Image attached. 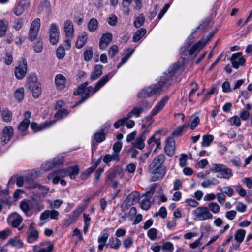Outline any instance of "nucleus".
I'll list each match as a JSON object with an SVG mask.
<instances>
[{
  "label": "nucleus",
  "mask_w": 252,
  "mask_h": 252,
  "mask_svg": "<svg viewBox=\"0 0 252 252\" xmlns=\"http://www.w3.org/2000/svg\"><path fill=\"white\" fill-rule=\"evenodd\" d=\"M174 69H171L168 73H164L161 77L160 81L157 85H154L145 88L137 95L138 98L151 97L158 92L165 85L170 84L173 79V75L175 73Z\"/></svg>",
  "instance_id": "1"
},
{
  "label": "nucleus",
  "mask_w": 252,
  "mask_h": 252,
  "mask_svg": "<svg viewBox=\"0 0 252 252\" xmlns=\"http://www.w3.org/2000/svg\"><path fill=\"white\" fill-rule=\"evenodd\" d=\"M168 99V97L165 96L160 100V101L153 109L151 112V115L152 116L157 115L163 109L165 104L167 103Z\"/></svg>",
  "instance_id": "20"
},
{
  "label": "nucleus",
  "mask_w": 252,
  "mask_h": 252,
  "mask_svg": "<svg viewBox=\"0 0 252 252\" xmlns=\"http://www.w3.org/2000/svg\"><path fill=\"white\" fill-rule=\"evenodd\" d=\"M166 154L169 157H172L175 153V141L173 137H168L166 140L164 147Z\"/></svg>",
  "instance_id": "16"
},
{
  "label": "nucleus",
  "mask_w": 252,
  "mask_h": 252,
  "mask_svg": "<svg viewBox=\"0 0 252 252\" xmlns=\"http://www.w3.org/2000/svg\"><path fill=\"white\" fill-rule=\"evenodd\" d=\"M149 173L150 174L152 182H155L163 178L166 173V169H149Z\"/></svg>",
  "instance_id": "10"
},
{
  "label": "nucleus",
  "mask_w": 252,
  "mask_h": 252,
  "mask_svg": "<svg viewBox=\"0 0 252 252\" xmlns=\"http://www.w3.org/2000/svg\"><path fill=\"white\" fill-rule=\"evenodd\" d=\"M202 139V146L203 147H208L214 140V137L212 135L206 134L203 136Z\"/></svg>",
  "instance_id": "35"
},
{
  "label": "nucleus",
  "mask_w": 252,
  "mask_h": 252,
  "mask_svg": "<svg viewBox=\"0 0 252 252\" xmlns=\"http://www.w3.org/2000/svg\"><path fill=\"white\" fill-rule=\"evenodd\" d=\"M145 21V17L143 14H140L136 18L134 22V25L136 28H139L144 24Z\"/></svg>",
  "instance_id": "41"
},
{
  "label": "nucleus",
  "mask_w": 252,
  "mask_h": 252,
  "mask_svg": "<svg viewBox=\"0 0 252 252\" xmlns=\"http://www.w3.org/2000/svg\"><path fill=\"white\" fill-rule=\"evenodd\" d=\"M84 88L82 89V91L81 93V99L80 101L79 102V104L84 102L86 99H87L90 96V92L87 89H86V86H83Z\"/></svg>",
  "instance_id": "48"
},
{
  "label": "nucleus",
  "mask_w": 252,
  "mask_h": 252,
  "mask_svg": "<svg viewBox=\"0 0 252 252\" xmlns=\"http://www.w3.org/2000/svg\"><path fill=\"white\" fill-rule=\"evenodd\" d=\"M108 234L105 233H104L102 236L99 237L98 239V242L99 243L98 245V249L100 251H102L105 246H106V243L108 238Z\"/></svg>",
  "instance_id": "34"
},
{
  "label": "nucleus",
  "mask_w": 252,
  "mask_h": 252,
  "mask_svg": "<svg viewBox=\"0 0 252 252\" xmlns=\"http://www.w3.org/2000/svg\"><path fill=\"white\" fill-rule=\"evenodd\" d=\"M39 83L37 82V78L35 74H31L27 78V87L28 88H34V85H36Z\"/></svg>",
  "instance_id": "29"
},
{
  "label": "nucleus",
  "mask_w": 252,
  "mask_h": 252,
  "mask_svg": "<svg viewBox=\"0 0 252 252\" xmlns=\"http://www.w3.org/2000/svg\"><path fill=\"white\" fill-rule=\"evenodd\" d=\"M67 114L68 111L66 109H61L57 112L55 115V117L58 119H60L64 116H66Z\"/></svg>",
  "instance_id": "53"
},
{
  "label": "nucleus",
  "mask_w": 252,
  "mask_h": 252,
  "mask_svg": "<svg viewBox=\"0 0 252 252\" xmlns=\"http://www.w3.org/2000/svg\"><path fill=\"white\" fill-rule=\"evenodd\" d=\"M8 244L13 247H16L17 248H21L23 246V243L21 240L17 238H14L13 239H10L8 241Z\"/></svg>",
  "instance_id": "43"
},
{
  "label": "nucleus",
  "mask_w": 252,
  "mask_h": 252,
  "mask_svg": "<svg viewBox=\"0 0 252 252\" xmlns=\"http://www.w3.org/2000/svg\"><path fill=\"white\" fill-rule=\"evenodd\" d=\"M148 237L152 240H154L156 239L157 236V230L155 228H151L148 231Z\"/></svg>",
  "instance_id": "61"
},
{
  "label": "nucleus",
  "mask_w": 252,
  "mask_h": 252,
  "mask_svg": "<svg viewBox=\"0 0 252 252\" xmlns=\"http://www.w3.org/2000/svg\"><path fill=\"white\" fill-rule=\"evenodd\" d=\"M19 207L26 216H30L32 215L30 212L31 209L40 211L44 208V206L40 202H37L35 198H32L31 201L26 199L22 201Z\"/></svg>",
  "instance_id": "2"
},
{
  "label": "nucleus",
  "mask_w": 252,
  "mask_h": 252,
  "mask_svg": "<svg viewBox=\"0 0 252 252\" xmlns=\"http://www.w3.org/2000/svg\"><path fill=\"white\" fill-rule=\"evenodd\" d=\"M2 116L5 122H9L12 119V113L9 111H4L2 113Z\"/></svg>",
  "instance_id": "56"
},
{
  "label": "nucleus",
  "mask_w": 252,
  "mask_h": 252,
  "mask_svg": "<svg viewBox=\"0 0 252 252\" xmlns=\"http://www.w3.org/2000/svg\"><path fill=\"white\" fill-rule=\"evenodd\" d=\"M24 90L23 88L17 89L14 94L15 98L19 101L23 100L24 98Z\"/></svg>",
  "instance_id": "42"
},
{
  "label": "nucleus",
  "mask_w": 252,
  "mask_h": 252,
  "mask_svg": "<svg viewBox=\"0 0 252 252\" xmlns=\"http://www.w3.org/2000/svg\"><path fill=\"white\" fill-rule=\"evenodd\" d=\"M218 183H219V181L217 179H213L212 180H208L203 182L201 183V185L204 188H207V187H209V186H210L212 184H218Z\"/></svg>",
  "instance_id": "60"
},
{
  "label": "nucleus",
  "mask_w": 252,
  "mask_h": 252,
  "mask_svg": "<svg viewBox=\"0 0 252 252\" xmlns=\"http://www.w3.org/2000/svg\"><path fill=\"white\" fill-rule=\"evenodd\" d=\"M110 79V77L109 74H107L104 76L95 85L94 88H93L92 86H87L86 87V89L89 91V92L91 93L92 91H94V93H96L97 91H98L102 87H103Z\"/></svg>",
  "instance_id": "14"
},
{
  "label": "nucleus",
  "mask_w": 252,
  "mask_h": 252,
  "mask_svg": "<svg viewBox=\"0 0 252 252\" xmlns=\"http://www.w3.org/2000/svg\"><path fill=\"white\" fill-rule=\"evenodd\" d=\"M40 26V20L39 18L35 19L32 23L29 33V39L31 41H33L36 39L39 32Z\"/></svg>",
  "instance_id": "5"
},
{
  "label": "nucleus",
  "mask_w": 252,
  "mask_h": 252,
  "mask_svg": "<svg viewBox=\"0 0 252 252\" xmlns=\"http://www.w3.org/2000/svg\"><path fill=\"white\" fill-rule=\"evenodd\" d=\"M8 29V22L5 20H0V37H2L6 34Z\"/></svg>",
  "instance_id": "33"
},
{
  "label": "nucleus",
  "mask_w": 252,
  "mask_h": 252,
  "mask_svg": "<svg viewBox=\"0 0 252 252\" xmlns=\"http://www.w3.org/2000/svg\"><path fill=\"white\" fill-rule=\"evenodd\" d=\"M94 138L95 141L97 142H101L104 141L105 139V137L104 134L103 130H102L101 132L95 133Z\"/></svg>",
  "instance_id": "52"
},
{
  "label": "nucleus",
  "mask_w": 252,
  "mask_h": 252,
  "mask_svg": "<svg viewBox=\"0 0 252 252\" xmlns=\"http://www.w3.org/2000/svg\"><path fill=\"white\" fill-rule=\"evenodd\" d=\"M205 45V42L203 40H200L194 44L189 50V54L193 55L198 53Z\"/></svg>",
  "instance_id": "25"
},
{
  "label": "nucleus",
  "mask_w": 252,
  "mask_h": 252,
  "mask_svg": "<svg viewBox=\"0 0 252 252\" xmlns=\"http://www.w3.org/2000/svg\"><path fill=\"white\" fill-rule=\"evenodd\" d=\"M50 11V4L48 0H44L40 2L38 6L39 13H43L48 15Z\"/></svg>",
  "instance_id": "21"
},
{
  "label": "nucleus",
  "mask_w": 252,
  "mask_h": 252,
  "mask_svg": "<svg viewBox=\"0 0 252 252\" xmlns=\"http://www.w3.org/2000/svg\"><path fill=\"white\" fill-rule=\"evenodd\" d=\"M59 30L57 25L52 23L49 30V37L50 43L52 45H56L58 42Z\"/></svg>",
  "instance_id": "6"
},
{
  "label": "nucleus",
  "mask_w": 252,
  "mask_h": 252,
  "mask_svg": "<svg viewBox=\"0 0 252 252\" xmlns=\"http://www.w3.org/2000/svg\"><path fill=\"white\" fill-rule=\"evenodd\" d=\"M64 29L66 37H73L74 28L71 21L67 20L65 22Z\"/></svg>",
  "instance_id": "22"
},
{
  "label": "nucleus",
  "mask_w": 252,
  "mask_h": 252,
  "mask_svg": "<svg viewBox=\"0 0 252 252\" xmlns=\"http://www.w3.org/2000/svg\"><path fill=\"white\" fill-rule=\"evenodd\" d=\"M55 84L59 89H63L65 87L66 83L65 77L62 74H58L55 77Z\"/></svg>",
  "instance_id": "24"
},
{
  "label": "nucleus",
  "mask_w": 252,
  "mask_h": 252,
  "mask_svg": "<svg viewBox=\"0 0 252 252\" xmlns=\"http://www.w3.org/2000/svg\"><path fill=\"white\" fill-rule=\"evenodd\" d=\"M90 200H91L89 198L84 200L83 204L79 206L75 211H73V213L76 214V216H78L81 214V213L86 209Z\"/></svg>",
  "instance_id": "37"
},
{
  "label": "nucleus",
  "mask_w": 252,
  "mask_h": 252,
  "mask_svg": "<svg viewBox=\"0 0 252 252\" xmlns=\"http://www.w3.org/2000/svg\"><path fill=\"white\" fill-rule=\"evenodd\" d=\"M56 54L57 58L60 60L62 59L64 57L65 49L62 45H60L58 48Z\"/></svg>",
  "instance_id": "51"
},
{
  "label": "nucleus",
  "mask_w": 252,
  "mask_h": 252,
  "mask_svg": "<svg viewBox=\"0 0 252 252\" xmlns=\"http://www.w3.org/2000/svg\"><path fill=\"white\" fill-rule=\"evenodd\" d=\"M67 173L65 168L58 170L49 173L47 176V178L49 180L52 179L53 183L56 184L59 183L61 178L67 176Z\"/></svg>",
  "instance_id": "9"
},
{
  "label": "nucleus",
  "mask_w": 252,
  "mask_h": 252,
  "mask_svg": "<svg viewBox=\"0 0 252 252\" xmlns=\"http://www.w3.org/2000/svg\"><path fill=\"white\" fill-rule=\"evenodd\" d=\"M194 214L199 220H204L213 218L212 214L209 212V209L206 207L197 208L194 211Z\"/></svg>",
  "instance_id": "3"
},
{
  "label": "nucleus",
  "mask_w": 252,
  "mask_h": 252,
  "mask_svg": "<svg viewBox=\"0 0 252 252\" xmlns=\"http://www.w3.org/2000/svg\"><path fill=\"white\" fill-rule=\"evenodd\" d=\"M7 223L14 228H18L23 221V218L16 212L11 213L7 218Z\"/></svg>",
  "instance_id": "7"
},
{
  "label": "nucleus",
  "mask_w": 252,
  "mask_h": 252,
  "mask_svg": "<svg viewBox=\"0 0 252 252\" xmlns=\"http://www.w3.org/2000/svg\"><path fill=\"white\" fill-rule=\"evenodd\" d=\"M188 127V125L186 124L182 126H179L173 131L172 135L176 137L179 136L182 132L183 129L185 128H187Z\"/></svg>",
  "instance_id": "54"
},
{
  "label": "nucleus",
  "mask_w": 252,
  "mask_h": 252,
  "mask_svg": "<svg viewBox=\"0 0 252 252\" xmlns=\"http://www.w3.org/2000/svg\"><path fill=\"white\" fill-rule=\"evenodd\" d=\"M24 119L19 124L18 126V129L22 131H25L28 128L30 121L29 120L31 117V113L30 111H27L24 113Z\"/></svg>",
  "instance_id": "18"
},
{
  "label": "nucleus",
  "mask_w": 252,
  "mask_h": 252,
  "mask_svg": "<svg viewBox=\"0 0 252 252\" xmlns=\"http://www.w3.org/2000/svg\"><path fill=\"white\" fill-rule=\"evenodd\" d=\"M165 160V156L163 154H159L156 156L153 162L150 164L149 169H166L163 165Z\"/></svg>",
  "instance_id": "8"
},
{
  "label": "nucleus",
  "mask_w": 252,
  "mask_h": 252,
  "mask_svg": "<svg viewBox=\"0 0 252 252\" xmlns=\"http://www.w3.org/2000/svg\"><path fill=\"white\" fill-rule=\"evenodd\" d=\"M147 130H145L138 137L134 142H132V146L134 148H138L140 150H142L145 147L144 141L145 139V134Z\"/></svg>",
  "instance_id": "19"
},
{
  "label": "nucleus",
  "mask_w": 252,
  "mask_h": 252,
  "mask_svg": "<svg viewBox=\"0 0 252 252\" xmlns=\"http://www.w3.org/2000/svg\"><path fill=\"white\" fill-rule=\"evenodd\" d=\"M121 245V241L115 237L110 238L109 240V243L106 245V247L109 246L111 248L117 250L119 248Z\"/></svg>",
  "instance_id": "30"
},
{
  "label": "nucleus",
  "mask_w": 252,
  "mask_h": 252,
  "mask_svg": "<svg viewBox=\"0 0 252 252\" xmlns=\"http://www.w3.org/2000/svg\"><path fill=\"white\" fill-rule=\"evenodd\" d=\"M34 223H32L27 231V241L29 243H32L37 240L39 234L37 230L34 227Z\"/></svg>",
  "instance_id": "13"
},
{
  "label": "nucleus",
  "mask_w": 252,
  "mask_h": 252,
  "mask_svg": "<svg viewBox=\"0 0 252 252\" xmlns=\"http://www.w3.org/2000/svg\"><path fill=\"white\" fill-rule=\"evenodd\" d=\"M102 69L103 66L102 65H96L94 66V71L91 74V79L93 81L99 78L103 73Z\"/></svg>",
  "instance_id": "23"
},
{
  "label": "nucleus",
  "mask_w": 252,
  "mask_h": 252,
  "mask_svg": "<svg viewBox=\"0 0 252 252\" xmlns=\"http://www.w3.org/2000/svg\"><path fill=\"white\" fill-rule=\"evenodd\" d=\"M29 181V178L27 177L20 176L17 178L16 184L18 187H22L24 185L28 187L27 185V182Z\"/></svg>",
  "instance_id": "44"
},
{
  "label": "nucleus",
  "mask_w": 252,
  "mask_h": 252,
  "mask_svg": "<svg viewBox=\"0 0 252 252\" xmlns=\"http://www.w3.org/2000/svg\"><path fill=\"white\" fill-rule=\"evenodd\" d=\"M141 207L142 209L147 210L150 207V202L148 198H145L141 201Z\"/></svg>",
  "instance_id": "63"
},
{
  "label": "nucleus",
  "mask_w": 252,
  "mask_h": 252,
  "mask_svg": "<svg viewBox=\"0 0 252 252\" xmlns=\"http://www.w3.org/2000/svg\"><path fill=\"white\" fill-rule=\"evenodd\" d=\"M158 216H160L163 219L166 217L167 211L164 207H161L159 210V211L156 212L154 215V217H158Z\"/></svg>",
  "instance_id": "55"
},
{
  "label": "nucleus",
  "mask_w": 252,
  "mask_h": 252,
  "mask_svg": "<svg viewBox=\"0 0 252 252\" xmlns=\"http://www.w3.org/2000/svg\"><path fill=\"white\" fill-rule=\"evenodd\" d=\"M53 168H57L63 164V157L55 158L51 161Z\"/></svg>",
  "instance_id": "40"
},
{
  "label": "nucleus",
  "mask_w": 252,
  "mask_h": 252,
  "mask_svg": "<svg viewBox=\"0 0 252 252\" xmlns=\"http://www.w3.org/2000/svg\"><path fill=\"white\" fill-rule=\"evenodd\" d=\"M220 174L221 177L223 178H229L232 175L231 169L225 168V167L222 169Z\"/></svg>",
  "instance_id": "46"
},
{
  "label": "nucleus",
  "mask_w": 252,
  "mask_h": 252,
  "mask_svg": "<svg viewBox=\"0 0 252 252\" xmlns=\"http://www.w3.org/2000/svg\"><path fill=\"white\" fill-rule=\"evenodd\" d=\"M208 207L212 212L214 213H218L220 211V206L216 202H211L209 203Z\"/></svg>",
  "instance_id": "49"
},
{
  "label": "nucleus",
  "mask_w": 252,
  "mask_h": 252,
  "mask_svg": "<svg viewBox=\"0 0 252 252\" xmlns=\"http://www.w3.org/2000/svg\"><path fill=\"white\" fill-rule=\"evenodd\" d=\"M133 53V51H129V50H127V52H126L125 53V56L122 59L120 63L118 64L117 67L119 68L122 65H123L128 59V58L130 57V56L132 55Z\"/></svg>",
  "instance_id": "47"
},
{
  "label": "nucleus",
  "mask_w": 252,
  "mask_h": 252,
  "mask_svg": "<svg viewBox=\"0 0 252 252\" xmlns=\"http://www.w3.org/2000/svg\"><path fill=\"white\" fill-rule=\"evenodd\" d=\"M118 47L117 45H113L111 47L108 51V54L109 57L111 58H113L118 52Z\"/></svg>",
  "instance_id": "62"
},
{
  "label": "nucleus",
  "mask_w": 252,
  "mask_h": 252,
  "mask_svg": "<svg viewBox=\"0 0 252 252\" xmlns=\"http://www.w3.org/2000/svg\"><path fill=\"white\" fill-rule=\"evenodd\" d=\"M87 40V33L83 32L81 35L79 36L76 43V46L78 49L82 48Z\"/></svg>",
  "instance_id": "28"
},
{
  "label": "nucleus",
  "mask_w": 252,
  "mask_h": 252,
  "mask_svg": "<svg viewBox=\"0 0 252 252\" xmlns=\"http://www.w3.org/2000/svg\"><path fill=\"white\" fill-rule=\"evenodd\" d=\"M32 92L33 96L37 98L39 97L41 93V88L40 87V84H37L36 85L34 86V88H28Z\"/></svg>",
  "instance_id": "36"
},
{
  "label": "nucleus",
  "mask_w": 252,
  "mask_h": 252,
  "mask_svg": "<svg viewBox=\"0 0 252 252\" xmlns=\"http://www.w3.org/2000/svg\"><path fill=\"white\" fill-rule=\"evenodd\" d=\"M146 30L145 28H142L135 32L133 36V41L137 42L139 41L141 38L146 34Z\"/></svg>",
  "instance_id": "32"
},
{
  "label": "nucleus",
  "mask_w": 252,
  "mask_h": 252,
  "mask_svg": "<svg viewBox=\"0 0 252 252\" xmlns=\"http://www.w3.org/2000/svg\"><path fill=\"white\" fill-rule=\"evenodd\" d=\"M230 60L233 67L236 69H238L240 65H243L245 63V59L242 56L241 52L233 54Z\"/></svg>",
  "instance_id": "11"
},
{
  "label": "nucleus",
  "mask_w": 252,
  "mask_h": 252,
  "mask_svg": "<svg viewBox=\"0 0 252 252\" xmlns=\"http://www.w3.org/2000/svg\"><path fill=\"white\" fill-rule=\"evenodd\" d=\"M120 159L119 155L118 153H113L112 155L107 154L103 158V161L106 163H108L112 160L119 161Z\"/></svg>",
  "instance_id": "31"
},
{
  "label": "nucleus",
  "mask_w": 252,
  "mask_h": 252,
  "mask_svg": "<svg viewBox=\"0 0 252 252\" xmlns=\"http://www.w3.org/2000/svg\"><path fill=\"white\" fill-rule=\"evenodd\" d=\"M246 231L244 229H239L236 231L235 235V240L239 243L243 242L245 236Z\"/></svg>",
  "instance_id": "38"
},
{
  "label": "nucleus",
  "mask_w": 252,
  "mask_h": 252,
  "mask_svg": "<svg viewBox=\"0 0 252 252\" xmlns=\"http://www.w3.org/2000/svg\"><path fill=\"white\" fill-rule=\"evenodd\" d=\"M128 119L126 116L122 119L118 120L114 123V127L117 129L119 128L121 126H123L126 122V121H127Z\"/></svg>",
  "instance_id": "58"
},
{
  "label": "nucleus",
  "mask_w": 252,
  "mask_h": 252,
  "mask_svg": "<svg viewBox=\"0 0 252 252\" xmlns=\"http://www.w3.org/2000/svg\"><path fill=\"white\" fill-rule=\"evenodd\" d=\"M112 39V34L111 33H106L105 34H103L101 36L99 43V47L100 49H105L111 42Z\"/></svg>",
  "instance_id": "15"
},
{
  "label": "nucleus",
  "mask_w": 252,
  "mask_h": 252,
  "mask_svg": "<svg viewBox=\"0 0 252 252\" xmlns=\"http://www.w3.org/2000/svg\"><path fill=\"white\" fill-rule=\"evenodd\" d=\"M143 111V108L141 107H137L130 111L127 115L128 119L132 117L133 116L139 117L141 113Z\"/></svg>",
  "instance_id": "39"
},
{
  "label": "nucleus",
  "mask_w": 252,
  "mask_h": 252,
  "mask_svg": "<svg viewBox=\"0 0 252 252\" xmlns=\"http://www.w3.org/2000/svg\"><path fill=\"white\" fill-rule=\"evenodd\" d=\"M65 169V171L67 173V176H69L72 179H75L76 176L79 173V168L77 166H70Z\"/></svg>",
  "instance_id": "26"
},
{
  "label": "nucleus",
  "mask_w": 252,
  "mask_h": 252,
  "mask_svg": "<svg viewBox=\"0 0 252 252\" xmlns=\"http://www.w3.org/2000/svg\"><path fill=\"white\" fill-rule=\"evenodd\" d=\"M235 189L236 191L239 193L240 196L244 197L246 195V190L240 185L235 186Z\"/></svg>",
  "instance_id": "64"
},
{
  "label": "nucleus",
  "mask_w": 252,
  "mask_h": 252,
  "mask_svg": "<svg viewBox=\"0 0 252 252\" xmlns=\"http://www.w3.org/2000/svg\"><path fill=\"white\" fill-rule=\"evenodd\" d=\"M29 0H22L20 1L13 8V12L17 16L21 15L30 6Z\"/></svg>",
  "instance_id": "12"
},
{
  "label": "nucleus",
  "mask_w": 252,
  "mask_h": 252,
  "mask_svg": "<svg viewBox=\"0 0 252 252\" xmlns=\"http://www.w3.org/2000/svg\"><path fill=\"white\" fill-rule=\"evenodd\" d=\"M59 215V212L56 210H46L41 214L40 219L41 220H46L50 217L51 219L58 220Z\"/></svg>",
  "instance_id": "17"
},
{
  "label": "nucleus",
  "mask_w": 252,
  "mask_h": 252,
  "mask_svg": "<svg viewBox=\"0 0 252 252\" xmlns=\"http://www.w3.org/2000/svg\"><path fill=\"white\" fill-rule=\"evenodd\" d=\"M98 26L97 20L95 18H92L88 23L87 28L89 32H93L96 31Z\"/></svg>",
  "instance_id": "27"
},
{
  "label": "nucleus",
  "mask_w": 252,
  "mask_h": 252,
  "mask_svg": "<svg viewBox=\"0 0 252 252\" xmlns=\"http://www.w3.org/2000/svg\"><path fill=\"white\" fill-rule=\"evenodd\" d=\"M0 195L3 198V199H0V201L5 204L9 203V201L7 199L8 196V191L6 189L0 191Z\"/></svg>",
  "instance_id": "50"
},
{
  "label": "nucleus",
  "mask_w": 252,
  "mask_h": 252,
  "mask_svg": "<svg viewBox=\"0 0 252 252\" xmlns=\"http://www.w3.org/2000/svg\"><path fill=\"white\" fill-rule=\"evenodd\" d=\"M128 198L132 201V204L137 203L140 199V194L138 192H132L128 195Z\"/></svg>",
  "instance_id": "45"
},
{
  "label": "nucleus",
  "mask_w": 252,
  "mask_h": 252,
  "mask_svg": "<svg viewBox=\"0 0 252 252\" xmlns=\"http://www.w3.org/2000/svg\"><path fill=\"white\" fill-rule=\"evenodd\" d=\"M230 123L231 125H234L237 127L241 125L240 119L237 116H234L231 118Z\"/></svg>",
  "instance_id": "57"
},
{
  "label": "nucleus",
  "mask_w": 252,
  "mask_h": 252,
  "mask_svg": "<svg viewBox=\"0 0 252 252\" xmlns=\"http://www.w3.org/2000/svg\"><path fill=\"white\" fill-rule=\"evenodd\" d=\"M200 122V119L198 116H195L194 119L191 121L190 124H189L190 128L193 130L194 129L198 124Z\"/></svg>",
  "instance_id": "59"
},
{
  "label": "nucleus",
  "mask_w": 252,
  "mask_h": 252,
  "mask_svg": "<svg viewBox=\"0 0 252 252\" xmlns=\"http://www.w3.org/2000/svg\"><path fill=\"white\" fill-rule=\"evenodd\" d=\"M19 63V66L15 68V75L17 79H22L27 73V63L26 60L24 58H21Z\"/></svg>",
  "instance_id": "4"
}]
</instances>
